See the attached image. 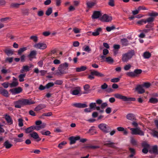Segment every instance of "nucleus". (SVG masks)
<instances>
[{
    "instance_id": "nucleus-21",
    "label": "nucleus",
    "mask_w": 158,
    "mask_h": 158,
    "mask_svg": "<svg viewBox=\"0 0 158 158\" xmlns=\"http://www.w3.org/2000/svg\"><path fill=\"white\" fill-rule=\"evenodd\" d=\"M101 15V14L100 11H96L94 12L92 15V18L93 19H97Z\"/></svg>"
},
{
    "instance_id": "nucleus-38",
    "label": "nucleus",
    "mask_w": 158,
    "mask_h": 158,
    "mask_svg": "<svg viewBox=\"0 0 158 158\" xmlns=\"http://www.w3.org/2000/svg\"><path fill=\"white\" fill-rule=\"evenodd\" d=\"M83 51L89 52L91 51V49L88 46H85L82 48Z\"/></svg>"
},
{
    "instance_id": "nucleus-44",
    "label": "nucleus",
    "mask_w": 158,
    "mask_h": 158,
    "mask_svg": "<svg viewBox=\"0 0 158 158\" xmlns=\"http://www.w3.org/2000/svg\"><path fill=\"white\" fill-rule=\"evenodd\" d=\"M27 49V47H23L20 48L18 51V53L19 55H21L22 52L25 51Z\"/></svg>"
},
{
    "instance_id": "nucleus-57",
    "label": "nucleus",
    "mask_w": 158,
    "mask_h": 158,
    "mask_svg": "<svg viewBox=\"0 0 158 158\" xmlns=\"http://www.w3.org/2000/svg\"><path fill=\"white\" fill-rule=\"evenodd\" d=\"M152 134L153 136L158 138V132L157 131H152Z\"/></svg>"
},
{
    "instance_id": "nucleus-63",
    "label": "nucleus",
    "mask_w": 158,
    "mask_h": 158,
    "mask_svg": "<svg viewBox=\"0 0 158 158\" xmlns=\"http://www.w3.org/2000/svg\"><path fill=\"white\" fill-rule=\"evenodd\" d=\"M13 58L12 57H8L6 59L5 62H8L10 63H11L12 62Z\"/></svg>"
},
{
    "instance_id": "nucleus-18",
    "label": "nucleus",
    "mask_w": 158,
    "mask_h": 158,
    "mask_svg": "<svg viewBox=\"0 0 158 158\" xmlns=\"http://www.w3.org/2000/svg\"><path fill=\"white\" fill-rule=\"evenodd\" d=\"M73 105L79 108H84L87 107V105L85 103H75L73 104Z\"/></svg>"
},
{
    "instance_id": "nucleus-41",
    "label": "nucleus",
    "mask_w": 158,
    "mask_h": 158,
    "mask_svg": "<svg viewBox=\"0 0 158 158\" xmlns=\"http://www.w3.org/2000/svg\"><path fill=\"white\" fill-rule=\"evenodd\" d=\"M86 148L89 149H94L99 148V147L98 146L90 145L87 146Z\"/></svg>"
},
{
    "instance_id": "nucleus-11",
    "label": "nucleus",
    "mask_w": 158,
    "mask_h": 158,
    "mask_svg": "<svg viewBox=\"0 0 158 158\" xmlns=\"http://www.w3.org/2000/svg\"><path fill=\"white\" fill-rule=\"evenodd\" d=\"M114 96L117 98L122 99L125 101H128V98L125 96L122 95L118 94H114Z\"/></svg>"
},
{
    "instance_id": "nucleus-16",
    "label": "nucleus",
    "mask_w": 158,
    "mask_h": 158,
    "mask_svg": "<svg viewBox=\"0 0 158 158\" xmlns=\"http://www.w3.org/2000/svg\"><path fill=\"white\" fill-rule=\"evenodd\" d=\"M80 137L79 136H77L76 137L72 136L69 138V139L70 140V144H74L76 141L79 139Z\"/></svg>"
},
{
    "instance_id": "nucleus-59",
    "label": "nucleus",
    "mask_w": 158,
    "mask_h": 158,
    "mask_svg": "<svg viewBox=\"0 0 158 158\" xmlns=\"http://www.w3.org/2000/svg\"><path fill=\"white\" fill-rule=\"evenodd\" d=\"M154 20V18L153 17H149L146 20H145L146 22V23L147 22H153Z\"/></svg>"
},
{
    "instance_id": "nucleus-42",
    "label": "nucleus",
    "mask_w": 158,
    "mask_h": 158,
    "mask_svg": "<svg viewBox=\"0 0 158 158\" xmlns=\"http://www.w3.org/2000/svg\"><path fill=\"white\" fill-rule=\"evenodd\" d=\"M115 143L111 142L110 141H108L105 143V145L110 147H114Z\"/></svg>"
},
{
    "instance_id": "nucleus-50",
    "label": "nucleus",
    "mask_w": 158,
    "mask_h": 158,
    "mask_svg": "<svg viewBox=\"0 0 158 158\" xmlns=\"http://www.w3.org/2000/svg\"><path fill=\"white\" fill-rule=\"evenodd\" d=\"M129 150L131 153V154L129 156V157H132L135 154V151L134 149L131 148H129Z\"/></svg>"
},
{
    "instance_id": "nucleus-9",
    "label": "nucleus",
    "mask_w": 158,
    "mask_h": 158,
    "mask_svg": "<svg viewBox=\"0 0 158 158\" xmlns=\"http://www.w3.org/2000/svg\"><path fill=\"white\" fill-rule=\"evenodd\" d=\"M89 106L90 108L94 110H96L99 111L100 113H103L104 112V110H101L100 107L99 106H96V103L92 102L89 105Z\"/></svg>"
},
{
    "instance_id": "nucleus-5",
    "label": "nucleus",
    "mask_w": 158,
    "mask_h": 158,
    "mask_svg": "<svg viewBox=\"0 0 158 158\" xmlns=\"http://www.w3.org/2000/svg\"><path fill=\"white\" fill-rule=\"evenodd\" d=\"M98 127L103 132L105 133L109 132V127L105 123H101L98 126Z\"/></svg>"
},
{
    "instance_id": "nucleus-2",
    "label": "nucleus",
    "mask_w": 158,
    "mask_h": 158,
    "mask_svg": "<svg viewBox=\"0 0 158 158\" xmlns=\"http://www.w3.org/2000/svg\"><path fill=\"white\" fill-rule=\"evenodd\" d=\"M132 125L135 127H136L135 128H131L128 127L131 131V134L132 135H138L140 136H143L144 135V132L143 131L141 128L139 127H137L138 126V124L136 122L134 121L131 123Z\"/></svg>"
},
{
    "instance_id": "nucleus-7",
    "label": "nucleus",
    "mask_w": 158,
    "mask_h": 158,
    "mask_svg": "<svg viewBox=\"0 0 158 158\" xmlns=\"http://www.w3.org/2000/svg\"><path fill=\"white\" fill-rule=\"evenodd\" d=\"M33 47L37 49L43 50L47 48V46L45 44L40 42L34 44Z\"/></svg>"
},
{
    "instance_id": "nucleus-30",
    "label": "nucleus",
    "mask_w": 158,
    "mask_h": 158,
    "mask_svg": "<svg viewBox=\"0 0 158 158\" xmlns=\"http://www.w3.org/2000/svg\"><path fill=\"white\" fill-rule=\"evenodd\" d=\"M29 135L31 137L35 139H36L39 138V136L38 134L34 131L31 133Z\"/></svg>"
},
{
    "instance_id": "nucleus-17",
    "label": "nucleus",
    "mask_w": 158,
    "mask_h": 158,
    "mask_svg": "<svg viewBox=\"0 0 158 158\" xmlns=\"http://www.w3.org/2000/svg\"><path fill=\"white\" fill-rule=\"evenodd\" d=\"M143 87L142 85H139L137 86L135 88V89L140 94H142L145 92V90Z\"/></svg>"
},
{
    "instance_id": "nucleus-27",
    "label": "nucleus",
    "mask_w": 158,
    "mask_h": 158,
    "mask_svg": "<svg viewBox=\"0 0 158 158\" xmlns=\"http://www.w3.org/2000/svg\"><path fill=\"white\" fill-rule=\"evenodd\" d=\"M46 126V124L43 123L40 125L34 126L35 129L37 131H39L44 128Z\"/></svg>"
},
{
    "instance_id": "nucleus-4",
    "label": "nucleus",
    "mask_w": 158,
    "mask_h": 158,
    "mask_svg": "<svg viewBox=\"0 0 158 158\" xmlns=\"http://www.w3.org/2000/svg\"><path fill=\"white\" fill-rule=\"evenodd\" d=\"M68 66L69 64L66 62L60 64L58 68V73L59 74L66 73H67L66 69H68Z\"/></svg>"
},
{
    "instance_id": "nucleus-55",
    "label": "nucleus",
    "mask_w": 158,
    "mask_h": 158,
    "mask_svg": "<svg viewBox=\"0 0 158 158\" xmlns=\"http://www.w3.org/2000/svg\"><path fill=\"white\" fill-rule=\"evenodd\" d=\"M95 132L94 129L93 127H91L89 130L88 133L91 135H93L94 133Z\"/></svg>"
},
{
    "instance_id": "nucleus-45",
    "label": "nucleus",
    "mask_w": 158,
    "mask_h": 158,
    "mask_svg": "<svg viewBox=\"0 0 158 158\" xmlns=\"http://www.w3.org/2000/svg\"><path fill=\"white\" fill-rule=\"evenodd\" d=\"M134 71L136 77L140 74L142 73V71L141 69H136Z\"/></svg>"
},
{
    "instance_id": "nucleus-56",
    "label": "nucleus",
    "mask_w": 158,
    "mask_h": 158,
    "mask_svg": "<svg viewBox=\"0 0 158 158\" xmlns=\"http://www.w3.org/2000/svg\"><path fill=\"white\" fill-rule=\"evenodd\" d=\"M66 144V142L65 141H63L59 144L58 147L61 149L63 148V146Z\"/></svg>"
},
{
    "instance_id": "nucleus-61",
    "label": "nucleus",
    "mask_w": 158,
    "mask_h": 158,
    "mask_svg": "<svg viewBox=\"0 0 158 158\" xmlns=\"http://www.w3.org/2000/svg\"><path fill=\"white\" fill-rule=\"evenodd\" d=\"M47 71L45 70H41L40 71V73L39 75L44 76L47 73Z\"/></svg>"
},
{
    "instance_id": "nucleus-31",
    "label": "nucleus",
    "mask_w": 158,
    "mask_h": 158,
    "mask_svg": "<svg viewBox=\"0 0 158 158\" xmlns=\"http://www.w3.org/2000/svg\"><path fill=\"white\" fill-rule=\"evenodd\" d=\"M23 136V133H21L19 134L18 135V137L19 138H17L15 139V140L17 142H21L23 141L22 137Z\"/></svg>"
},
{
    "instance_id": "nucleus-23",
    "label": "nucleus",
    "mask_w": 158,
    "mask_h": 158,
    "mask_svg": "<svg viewBox=\"0 0 158 158\" xmlns=\"http://www.w3.org/2000/svg\"><path fill=\"white\" fill-rule=\"evenodd\" d=\"M126 118L127 119L131 121H133L136 119L135 115L132 114H127L126 116Z\"/></svg>"
},
{
    "instance_id": "nucleus-26",
    "label": "nucleus",
    "mask_w": 158,
    "mask_h": 158,
    "mask_svg": "<svg viewBox=\"0 0 158 158\" xmlns=\"http://www.w3.org/2000/svg\"><path fill=\"white\" fill-rule=\"evenodd\" d=\"M151 56V54L148 51L144 52L143 54V56L144 59H148Z\"/></svg>"
},
{
    "instance_id": "nucleus-8",
    "label": "nucleus",
    "mask_w": 158,
    "mask_h": 158,
    "mask_svg": "<svg viewBox=\"0 0 158 158\" xmlns=\"http://www.w3.org/2000/svg\"><path fill=\"white\" fill-rule=\"evenodd\" d=\"M112 19L111 16L107 14H104L100 18V20L102 22H108L111 21Z\"/></svg>"
},
{
    "instance_id": "nucleus-43",
    "label": "nucleus",
    "mask_w": 158,
    "mask_h": 158,
    "mask_svg": "<svg viewBox=\"0 0 158 158\" xmlns=\"http://www.w3.org/2000/svg\"><path fill=\"white\" fill-rule=\"evenodd\" d=\"M30 39L32 40L35 42H36L38 41V38L36 35L31 36L30 37Z\"/></svg>"
},
{
    "instance_id": "nucleus-35",
    "label": "nucleus",
    "mask_w": 158,
    "mask_h": 158,
    "mask_svg": "<svg viewBox=\"0 0 158 158\" xmlns=\"http://www.w3.org/2000/svg\"><path fill=\"white\" fill-rule=\"evenodd\" d=\"M34 130H35L34 126H31L27 128L25 131L26 133H31Z\"/></svg>"
},
{
    "instance_id": "nucleus-54",
    "label": "nucleus",
    "mask_w": 158,
    "mask_h": 158,
    "mask_svg": "<svg viewBox=\"0 0 158 158\" xmlns=\"http://www.w3.org/2000/svg\"><path fill=\"white\" fill-rule=\"evenodd\" d=\"M131 67V65L130 64H128L124 66V69L125 70L127 71L130 69Z\"/></svg>"
},
{
    "instance_id": "nucleus-58",
    "label": "nucleus",
    "mask_w": 158,
    "mask_h": 158,
    "mask_svg": "<svg viewBox=\"0 0 158 158\" xmlns=\"http://www.w3.org/2000/svg\"><path fill=\"white\" fill-rule=\"evenodd\" d=\"M154 30L153 28L151 27L150 28L148 29H145L143 30V32L145 33H147L150 31H153Z\"/></svg>"
},
{
    "instance_id": "nucleus-49",
    "label": "nucleus",
    "mask_w": 158,
    "mask_h": 158,
    "mask_svg": "<svg viewBox=\"0 0 158 158\" xmlns=\"http://www.w3.org/2000/svg\"><path fill=\"white\" fill-rule=\"evenodd\" d=\"M54 85V84L52 82H50L46 85V89H49L50 88L52 87Z\"/></svg>"
},
{
    "instance_id": "nucleus-6",
    "label": "nucleus",
    "mask_w": 158,
    "mask_h": 158,
    "mask_svg": "<svg viewBox=\"0 0 158 158\" xmlns=\"http://www.w3.org/2000/svg\"><path fill=\"white\" fill-rule=\"evenodd\" d=\"M142 146L143 148L142 152L144 154H147L149 149L150 146L147 142H143L142 143Z\"/></svg>"
},
{
    "instance_id": "nucleus-48",
    "label": "nucleus",
    "mask_w": 158,
    "mask_h": 158,
    "mask_svg": "<svg viewBox=\"0 0 158 158\" xmlns=\"http://www.w3.org/2000/svg\"><path fill=\"white\" fill-rule=\"evenodd\" d=\"M18 125L19 127H22L23 125V120L21 118H19L18 119Z\"/></svg>"
},
{
    "instance_id": "nucleus-29",
    "label": "nucleus",
    "mask_w": 158,
    "mask_h": 158,
    "mask_svg": "<svg viewBox=\"0 0 158 158\" xmlns=\"http://www.w3.org/2000/svg\"><path fill=\"white\" fill-rule=\"evenodd\" d=\"M121 42L123 46H127L129 44L128 40L126 38L121 39Z\"/></svg>"
},
{
    "instance_id": "nucleus-51",
    "label": "nucleus",
    "mask_w": 158,
    "mask_h": 158,
    "mask_svg": "<svg viewBox=\"0 0 158 158\" xmlns=\"http://www.w3.org/2000/svg\"><path fill=\"white\" fill-rule=\"evenodd\" d=\"M137 23L139 25H143V23H146V22L144 19H142L137 21Z\"/></svg>"
},
{
    "instance_id": "nucleus-36",
    "label": "nucleus",
    "mask_w": 158,
    "mask_h": 158,
    "mask_svg": "<svg viewBox=\"0 0 158 158\" xmlns=\"http://www.w3.org/2000/svg\"><path fill=\"white\" fill-rule=\"evenodd\" d=\"M149 102L152 103H156L158 102V99L156 98H152L150 99Z\"/></svg>"
},
{
    "instance_id": "nucleus-52",
    "label": "nucleus",
    "mask_w": 158,
    "mask_h": 158,
    "mask_svg": "<svg viewBox=\"0 0 158 158\" xmlns=\"http://www.w3.org/2000/svg\"><path fill=\"white\" fill-rule=\"evenodd\" d=\"M127 75L128 76L130 77H135V74L134 72V71L133 72H128L127 73Z\"/></svg>"
},
{
    "instance_id": "nucleus-37",
    "label": "nucleus",
    "mask_w": 158,
    "mask_h": 158,
    "mask_svg": "<svg viewBox=\"0 0 158 158\" xmlns=\"http://www.w3.org/2000/svg\"><path fill=\"white\" fill-rule=\"evenodd\" d=\"M52 12V7H49L46 11L45 14L47 16L50 15Z\"/></svg>"
},
{
    "instance_id": "nucleus-3",
    "label": "nucleus",
    "mask_w": 158,
    "mask_h": 158,
    "mask_svg": "<svg viewBox=\"0 0 158 158\" xmlns=\"http://www.w3.org/2000/svg\"><path fill=\"white\" fill-rule=\"evenodd\" d=\"M135 54V52L133 50L130 51L127 53L123 54L122 55V61L124 62H127Z\"/></svg>"
},
{
    "instance_id": "nucleus-20",
    "label": "nucleus",
    "mask_w": 158,
    "mask_h": 158,
    "mask_svg": "<svg viewBox=\"0 0 158 158\" xmlns=\"http://www.w3.org/2000/svg\"><path fill=\"white\" fill-rule=\"evenodd\" d=\"M36 51L35 50H33L31 51L28 55V57L29 58L30 60H31L32 59L35 58L36 55Z\"/></svg>"
},
{
    "instance_id": "nucleus-60",
    "label": "nucleus",
    "mask_w": 158,
    "mask_h": 158,
    "mask_svg": "<svg viewBox=\"0 0 158 158\" xmlns=\"http://www.w3.org/2000/svg\"><path fill=\"white\" fill-rule=\"evenodd\" d=\"M20 4L17 3H13L11 4V6L13 8H17L19 7Z\"/></svg>"
},
{
    "instance_id": "nucleus-62",
    "label": "nucleus",
    "mask_w": 158,
    "mask_h": 158,
    "mask_svg": "<svg viewBox=\"0 0 158 158\" xmlns=\"http://www.w3.org/2000/svg\"><path fill=\"white\" fill-rule=\"evenodd\" d=\"M108 88V85L106 83H104L101 86V88L102 89H107Z\"/></svg>"
},
{
    "instance_id": "nucleus-15",
    "label": "nucleus",
    "mask_w": 158,
    "mask_h": 158,
    "mask_svg": "<svg viewBox=\"0 0 158 158\" xmlns=\"http://www.w3.org/2000/svg\"><path fill=\"white\" fill-rule=\"evenodd\" d=\"M13 80L12 82L9 84L11 88L16 87L19 84L17 79L14 77H13Z\"/></svg>"
},
{
    "instance_id": "nucleus-14",
    "label": "nucleus",
    "mask_w": 158,
    "mask_h": 158,
    "mask_svg": "<svg viewBox=\"0 0 158 158\" xmlns=\"http://www.w3.org/2000/svg\"><path fill=\"white\" fill-rule=\"evenodd\" d=\"M149 152L151 153H153L155 155L158 154V148L157 146L155 145L152 146L149 150Z\"/></svg>"
},
{
    "instance_id": "nucleus-46",
    "label": "nucleus",
    "mask_w": 158,
    "mask_h": 158,
    "mask_svg": "<svg viewBox=\"0 0 158 158\" xmlns=\"http://www.w3.org/2000/svg\"><path fill=\"white\" fill-rule=\"evenodd\" d=\"M151 84L149 82H145L143 83L142 85L143 87L148 88L151 86Z\"/></svg>"
},
{
    "instance_id": "nucleus-13",
    "label": "nucleus",
    "mask_w": 158,
    "mask_h": 158,
    "mask_svg": "<svg viewBox=\"0 0 158 158\" xmlns=\"http://www.w3.org/2000/svg\"><path fill=\"white\" fill-rule=\"evenodd\" d=\"M102 29L101 28L99 27L95 30L94 32L89 31V33H92V35L94 36H96L100 34V32L102 31Z\"/></svg>"
},
{
    "instance_id": "nucleus-12",
    "label": "nucleus",
    "mask_w": 158,
    "mask_h": 158,
    "mask_svg": "<svg viewBox=\"0 0 158 158\" xmlns=\"http://www.w3.org/2000/svg\"><path fill=\"white\" fill-rule=\"evenodd\" d=\"M80 88L79 87H77L71 91L70 94L73 95H76L80 94Z\"/></svg>"
},
{
    "instance_id": "nucleus-47",
    "label": "nucleus",
    "mask_w": 158,
    "mask_h": 158,
    "mask_svg": "<svg viewBox=\"0 0 158 158\" xmlns=\"http://www.w3.org/2000/svg\"><path fill=\"white\" fill-rule=\"evenodd\" d=\"M95 4V3L94 2H88L87 5L89 8H91Z\"/></svg>"
},
{
    "instance_id": "nucleus-28",
    "label": "nucleus",
    "mask_w": 158,
    "mask_h": 158,
    "mask_svg": "<svg viewBox=\"0 0 158 158\" xmlns=\"http://www.w3.org/2000/svg\"><path fill=\"white\" fill-rule=\"evenodd\" d=\"M12 146V144L8 140L5 141L4 143V146L7 149L10 148Z\"/></svg>"
},
{
    "instance_id": "nucleus-40",
    "label": "nucleus",
    "mask_w": 158,
    "mask_h": 158,
    "mask_svg": "<svg viewBox=\"0 0 158 158\" xmlns=\"http://www.w3.org/2000/svg\"><path fill=\"white\" fill-rule=\"evenodd\" d=\"M26 74H20L19 76V81L20 82H23L24 81V78L25 77Z\"/></svg>"
},
{
    "instance_id": "nucleus-39",
    "label": "nucleus",
    "mask_w": 158,
    "mask_h": 158,
    "mask_svg": "<svg viewBox=\"0 0 158 158\" xmlns=\"http://www.w3.org/2000/svg\"><path fill=\"white\" fill-rule=\"evenodd\" d=\"M106 61L109 64L112 63L114 62L113 59L110 56L106 57Z\"/></svg>"
},
{
    "instance_id": "nucleus-19",
    "label": "nucleus",
    "mask_w": 158,
    "mask_h": 158,
    "mask_svg": "<svg viewBox=\"0 0 158 158\" xmlns=\"http://www.w3.org/2000/svg\"><path fill=\"white\" fill-rule=\"evenodd\" d=\"M91 73L94 74V75L99 77H103L104 76V75L97 71L94 70L91 72Z\"/></svg>"
},
{
    "instance_id": "nucleus-64",
    "label": "nucleus",
    "mask_w": 158,
    "mask_h": 158,
    "mask_svg": "<svg viewBox=\"0 0 158 158\" xmlns=\"http://www.w3.org/2000/svg\"><path fill=\"white\" fill-rule=\"evenodd\" d=\"M131 144L134 145L137 144V141L133 138H131Z\"/></svg>"
},
{
    "instance_id": "nucleus-32",
    "label": "nucleus",
    "mask_w": 158,
    "mask_h": 158,
    "mask_svg": "<svg viewBox=\"0 0 158 158\" xmlns=\"http://www.w3.org/2000/svg\"><path fill=\"white\" fill-rule=\"evenodd\" d=\"M4 52L8 56H10L13 54V52L11 50L9 49H6L4 50Z\"/></svg>"
},
{
    "instance_id": "nucleus-25",
    "label": "nucleus",
    "mask_w": 158,
    "mask_h": 158,
    "mask_svg": "<svg viewBox=\"0 0 158 158\" xmlns=\"http://www.w3.org/2000/svg\"><path fill=\"white\" fill-rule=\"evenodd\" d=\"M46 107V105L44 104H40L38 105L35 109V110L38 111L45 108Z\"/></svg>"
},
{
    "instance_id": "nucleus-1",
    "label": "nucleus",
    "mask_w": 158,
    "mask_h": 158,
    "mask_svg": "<svg viewBox=\"0 0 158 158\" xmlns=\"http://www.w3.org/2000/svg\"><path fill=\"white\" fill-rule=\"evenodd\" d=\"M35 102L32 101L31 99H22L15 102L14 104L16 108H20L24 105L33 104Z\"/></svg>"
},
{
    "instance_id": "nucleus-53",
    "label": "nucleus",
    "mask_w": 158,
    "mask_h": 158,
    "mask_svg": "<svg viewBox=\"0 0 158 158\" xmlns=\"http://www.w3.org/2000/svg\"><path fill=\"white\" fill-rule=\"evenodd\" d=\"M41 132L43 135H49L51 134L50 131H42Z\"/></svg>"
},
{
    "instance_id": "nucleus-10",
    "label": "nucleus",
    "mask_w": 158,
    "mask_h": 158,
    "mask_svg": "<svg viewBox=\"0 0 158 158\" xmlns=\"http://www.w3.org/2000/svg\"><path fill=\"white\" fill-rule=\"evenodd\" d=\"M22 89L21 87L15 88L13 89H11L10 90L12 94L15 95L19 93L22 91Z\"/></svg>"
},
{
    "instance_id": "nucleus-34",
    "label": "nucleus",
    "mask_w": 158,
    "mask_h": 158,
    "mask_svg": "<svg viewBox=\"0 0 158 158\" xmlns=\"http://www.w3.org/2000/svg\"><path fill=\"white\" fill-rule=\"evenodd\" d=\"M86 67L85 66H81L80 67L77 68L76 69V71L77 72H80L84 71L86 70Z\"/></svg>"
},
{
    "instance_id": "nucleus-22",
    "label": "nucleus",
    "mask_w": 158,
    "mask_h": 158,
    "mask_svg": "<svg viewBox=\"0 0 158 158\" xmlns=\"http://www.w3.org/2000/svg\"><path fill=\"white\" fill-rule=\"evenodd\" d=\"M0 94L5 97H8V91L2 87H0Z\"/></svg>"
},
{
    "instance_id": "nucleus-33",
    "label": "nucleus",
    "mask_w": 158,
    "mask_h": 158,
    "mask_svg": "<svg viewBox=\"0 0 158 158\" xmlns=\"http://www.w3.org/2000/svg\"><path fill=\"white\" fill-rule=\"evenodd\" d=\"M22 13L24 15H28L29 14V9L27 8H23L21 9Z\"/></svg>"
},
{
    "instance_id": "nucleus-24",
    "label": "nucleus",
    "mask_w": 158,
    "mask_h": 158,
    "mask_svg": "<svg viewBox=\"0 0 158 158\" xmlns=\"http://www.w3.org/2000/svg\"><path fill=\"white\" fill-rule=\"evenodd\" d=\"M5 118L7 123L11 125L13 123V120L10 116L6 114L5 115Z\"/></svg>"
}]
</instances>
